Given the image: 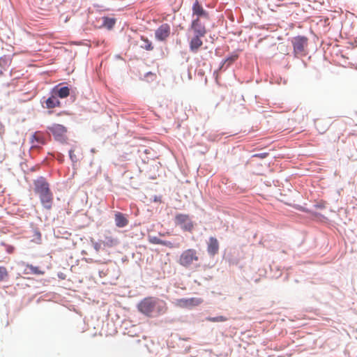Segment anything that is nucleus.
<instances>
[{"mask_svg": "<svg viewBox=\"0 0 357 357\" xmlns=\"http://www.w3.org/2000/svg\"><path fill=\"white\" fill-rule=\"evenodd\" d=\"M48 113L50 114L52 113V111H49Z\"/></svg>", "mask_w": 357, "mask_h": 357, "instance_id": "obj_30", "label": "nucleus"}, {"mask_svg": "<svg viewBox=\"0 0 357 357\" xmlns=\"http://www.w3.org/2000/svg\"><path fill=\"white\" fill-rule=\"evenodd\" d=\"M1 245L6 248V250L8 254H12L15 251V247L11 245L6 244L5 243H1Z\"/></svg>", "mask_w": 357, "mask_h": 357, "instance_id": "obj_27", "label": "nucleus"}, {"mask_svg": "<svg viewBox=\"0 0 357 357\" xmlns=\"http://www.w3.org/2000/svg\"><path fill=\"white\" fill-rule=\"evenodd\" d=\"M102 25L107 27L108 29H111L115 24V20L113 18L104 17L102 18Z\"/></svg>", "mask_w": 357, "mask_h": 357, "instance_id": "obj_22", "label": "nucleus"}, {"mask_svg": "<svg viewBox=\"0 0 357 357\" xmlns=\"http://www.w3.org/2000/svg\"><path fill=\"white\" fill-rule=\"evenodd\" d=\"M34 187L35 192L39 196L50 191L48 183L43 177L38 178L34 181Z\"/></svg>", "mask_w": 357, "mask_h": 357, "instance_id": "obj_7", "label": "nucleus"}, {"mask_svg": "<svg viewBox=\"0 0 357 357\" xmlns=\"http://www.w3.org/2000/svg\"><path fill=\"white\" fill-rule=\"evenodd\" d=\"M40 202L43 206L47 209H50L52 208V202H53V195L51 191L41 195L39 196Z\"/></svg>", "mask_w": 357, "mask_h": 357, "instance_id": "obj_14", "label": "nucleus"}, {"mask_svg": "<svg viewBox=\"0 0 357 357\" xmlns=\"http://www.w3.org/2000/svg\"><path fill=\"white\" fill-rule=\"evenodd\" d=\"M294 53L297 55H305L307 46V38L305 36H296L292 39Z\"/></svg>", "mask_w": 357, "mask_h": 357, "instance_id": "obj_5", "label": "nucleus"}, {"mask_svg": "<svg viewBox=\"0 0 357 357\" xmlns=\"http://www.w3.org/2000/svg\"><path fill=\"white\" fill-rule=\"evenodd\" d=\"M190 29L193 31L194 35L198 36H204L206 33L205 25L201 22L200 19L195 18L190 24Z\"/></svg>", "mask_w": 357, "mask_h": 357, "instance_id": "obj_9", "label": "nucleus"}, {"mask_svg": "<svg viewBox=\"0 0 357 357\" xmlns=\"http://www.w3.org/2000/svg\"><path fill=\"white\" fill-rule=\"evenodd\" d=\"M204 36H198L197 35H194V36L191 38L189 43L190 50L193 53H197L199 49L202 46L203 41L202 38Z\"/></svg>", "mask_w": 357, "mask_h": 357, "instance_id": "obj_12", "label": "nucleus"}, {"mask_svg": "<svg viewBox=\"0 0 357 357\" xmlns=\"http://www.w3.org/2000/svg\"><path fill=\"white\" fill-rule=\"evenodd\" d=\"M69 156L73 162L75 163L77 162V158L76 155L74 153V150L70 149L69 151Z\"/></svg>", "mask_w": 357, "mask_h": 357, "instance_id": "obj_28", "label": "nucleus"}, {"mask_svg": "<svg viewBox=\"0 0 357 357\" xmlns=\"http://www.w3.org/2000/svg\"><path fill=\"white\" fill-rule=\"evenodd\" d=\"M237 59V56H233L229 58H227L225 62H228L229 64L233 63L234 61H236Z\"/></svg>", "mask_w": 357, "mask_h": 357, "instance_id": "obj_29", "label": "nucleus"}, {"mask_svg": "<svg viewBox=\"0 0 357 357\" xmlns=\"http://www.w3.org/2000/svg\"><path fill=\"white\" fill-rule=\"evenodd\" d=\"M54 95L59 96L61 98H65L70 94V89L68 86H63L56 91H54Z\"/></svg>", "mask_w": 357, "mask_h": 357, "instance_id": "obj_20", "label": "nucleus"}, {"mask_svg": "<svg viewBox=\"0 0 357 357\" xmlns=\"http://www.w3.org/2000/svg\"><path fill=\"white\" fill-rule=\"evenodd\" d=\"M171 27L169 24L165 23L161 24L155 31V36L158 40H165L170 35Z\"/></svg>", "mask_w": 357, "mask_h": 357, "instance_id": "obj_8", "label": "nucleus"}, {"mask_svg": "<svg viewBox=\"0 0 357 357\" xmlns=\"http://www.w3.org/2000/svg\"><path fill=\"white\" fill-rule=\"evenodd\" d=\"M32 148H38L40 145L45 144L44 135L40 132H34L30 139Z\"/></svg>", "mask_w": 357, "mask_h": 357, "instance_id": "obj_11", "label": "nucleus"}, {"mask_svg": "<svg viewBox=\"0 0 357 357\" xmlns=\"http://www.w3.org/2000/svg\"><path fill=\"white\" fill-rule=\"evenodd\" d=\"M199 261L200 255L197 250L193 248L183 250L178 260V263L186 268L199 266Z\"/></svg>", "mask_w": 357, "mask_h": 357, "instance_id": "obj_2", "label": "nucleus"}, {"mask_svg": "<svg viewBox=\"0 0 357 357\" xmlns=\"http://www.w3.org/2000/svg\"><path fill=\"white\" fill-rule=\"evenodd\" d=\"M26 270H29V273L35 274V275H43L45 271L40 270L38 267L34 266L31 264H27L26 266Z\"/></svg>", "mask_w": 357, "mask_h": 357, "instance_id": "obj_21", "label": "nucleus"}, {"mask_svg": "<svg viewBox=\"0 0 357 357\" xmlns=\"http://www.w3.org/2000/svg\"><path fill=\"white\" fill-rule=\"evenodd\" d=\"M141 40L144 43L141 45L142 48H143L146 50H148V51H151L153 49L151 42L148 38H145L144 36H141Z\"/></svg>", "mask_w": 357, "mask_h": 357, "instance_id": "obj_23", "label": "nucleus"}, {"mask_svg": "<svg viewBox=\"0 0 357 357\" xmlns=\"http://www.w3.org/2000/svg\"><path fill=\"white\" fill-rule=\"evenodd\" d=\"M8 276L7 268L4 266H0V282L4 280Z\"/></svg>", "mask_w": 357, "mask_h": 357, "instance_id": "obj_25", "label": "nucleus"}, {"mask_svg": "<svg viewBox=\"0 0 357 357\" xmlns=\"http://www.w3.org/2000/svg\"><path fill=\"white\" fill-rule=\"evenodd\" d=\"M93 248L97 251L98 252L101 249H105V248L103 247V243L101 241V240H100L98 242H94L93 243Z\"/></svg>", "mask_w": 357, "mask_h": 357, "instance_id": "obj_26", "label": "nucleus"}, {"mask_svg": "<svg viewBox=\"0 0 357 357\" xmlns=\"http://www.w3.org/2000/svg\"><path fill=\"white\" fill-rule=\"evenodd\" d=\"M61 106V102L55 95H52L48 98L45 101V107L47 109H52Z\"/></svg>", "mask_w": 357, "mask_h": 357, "instance_id": "obj_17", "label": "nucleus"}, {"mask_svg": "<svg viewBox=\"0 0 357 357\" xmlns=\"http://www.w3.org/2000/svg\"><path fill=\"white\" fill-rule=\"evenodd\" d=\"M203 303V299L201 298H179L176 299L174 304L175 306L181 308H192L201 305Z\"/></svg>", "mask_w": 357, "mask_h": 357, "instance_id": "obj_4", "label": "nucleus"}, {"mask_svg": "<svg viewBox=\"0 0 357 357\" xmlns=\"http://www.w3.org/2000/svg\"><path fill=\"white\" fill-rule=\"evenodd\" d=\"M219 243L217 238L210 237L208 242L207 251L209 255H215L218 252Z\"/></svg>", "mask_w": 357, "mask_h": 357, "instance_id": "obj_13", "label": "nucleus"}, {"mask_svg": "<svg viewBox=\"0 0 357 357\" xmlns=\"http://www.w3.org/2000/svg\"><path fill=\"white\" fill-rule=\"evenodd\" d=\"M314 124L316 129L321 134L324 133L328 129V125L324 122V120L317 119L314 122Z\"/></svg>", "mask_w": 357, "mask_h": 357, "instance_id": "obj_19", "label": "nucleus"}, {"mask_svg": "<svg viewBox=\"0 0 357 357\" xmlns=\"http://www.w3.org/2000/svg\"><path fill=\"white\" fill-rule=\"evenodd\" d=\"M114 220L116 226L120 228L124 227L128 224V218L121 212H116L114 215Z\"/></svg>", "mask_w": 357, "mask_h": 357, "instance_id": "obj_15", "label": "nucleus"}, {"mask_svg": "<svg viewBox=\"0 0 357 357\" xmlns=\"http://www.w3.org/2000/svg\"><path fill=\"white\" fill-rule=\"evenodd\" d=\"M192 16H196L195 18L204 17L208 18V14L206 10H205L203 6L200 4L198 0H195L192 7Z\"/></svg>", "mask_w": 357, "mask_h": 357, "instance_id": "obj_10", "label": "nucleus"}, {"mask_svg": "<svg viewBox=\"0 0 357 357\" xmlns=\"http://www.w3.org/2000/svg\"><path fill=\"white\" fill-rule=\"evenodd\" d=\"M48 130L52 132L55 139L63 141L66 138L67 128L61 124H54L48 127Z\"/></svg>", "mask_w": 357, "mask_h": 357, "instance_id": "obj_6", "label": "nucleus"}, {"mask_svg": "<svg viewBox=\"0 0 357 357\" xmlns=\"http://www.w3.org/2000/svg\"><path fill=\"white\" fill-rule=\"evenodd\" d=\"M149 243H151L152 244L162 245L166 246L169 248H174V245L172 242L161 240L160 238H159L156 236H149Z\"/></svg>", "mask_w": 357, "mask_h": 357, "instance_id": "obj_16", "label": "nucleus"}, {"mask_svg": "<svg viewBox=\"0 0 357 357\" xmlns=\"http://www.w3.org/2000/svg\"><path fill=\"white\" fill-rule=\"evenodd\" d=\"M105 248H112L118 244V240L112 236H105L103 240H101Z\"/></svg>", "mask_w": 357, "mask_h": 357, "instance_id": "obj_18", "label": "nucleus"}, {"mask_svg": "<svg viewBox=\"0 0 357 357\" xmlns=\"http://www.w3.org/2000/svg\"><path fill=\"white\" fill-rule=\"evenodd\" d=\"M174 222L176 226H179L185 231L192 232L194 229V223L188 214H176Z\"/></svg>", "mask_w": 357, "mask_h": 357, "instance_id": "obj_3", "label": "nucleus"}, {"mask_svg": "<svg viewBox=\"0 0 357 357\" xmlns=\"http://www.w3.org/2000/svg\"><path fill=\"white\" fill-rule=\"evenodd\" d=\"M206 320L211 322H223L227 320V318L224 316H218L215 317H207Z\"/></svg>", "mask_w": 357, "mask_h": 357, "instance_id": "obj_24", "label": "nucleus"}, {"mask_svg": "<svg viewBox=\"0 0 357 357\" xmlns=\"http://www.w3.org/2000/svg\"><path fill=\"white\" fill-rule=\"evenodd\" d=\"M138 310L149 317H155L165 314L167 310L166 303L155 297H146L137 305Z\"/></svg>", "mask_w": 357, "mask_h": 357, "instance_id": "obj_1", "label": "nucleus"}]
</instances>
